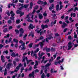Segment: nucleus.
<instances>
[{"label": "nucleus", "instance_id": "nucleus-1", "mask_svg": "<svg viewBox=\"0 0 78 78\" xmlns=\"http://www.w3.org/2000/svg\"><path fill=\"white\" fill-rule=\"evenodd\" d=\"M23 4H20V6H21V7L19 9L16 11V13L18 14H20V17H22V16H23V14H24V12H21V10H22V9H23V7H24L25 8H27L28 6L29 5H24V6H23Z\"/></svg>", "mask_w": 78, "mask_h": 78}, {"label": "nucleus", "instance_id": "nucleus-2", "mask_svg": "<svg viewBox=\"0 0 78 78\" xmlns=\"http://www.w3.org/2000/svg\"><path fill=\"white\" fill-rule=\"evenodd\" d=\"M36 11L35 10H34L32 13H30L27 16V17L26 18V20H27L29 22H33V21L30 20V18L31 16V19H33V17L34 16V14L35 13Z\"/></svg>", "mask_w": 78, "mask_h": 78}, {"label": "nucleus", "instance_id": "nucleus-3", "mask_svg": "<svg viewBox=\"0 0 78 78\" xmlns=\"http://www.w3.org/2000/svg\"><path fill=\"white\" fill-rule=\"evenodd\" d=\"M25 60L27 62V64H28L31 61V60H28L27 57L23 56V62H25Z\"/></svg>", "mask_w": 78, "mask_h": 78}, {"label": "nucleus", "instance_id": "nucleus-4", "mask_svg": "<svg viewBox=\"0 0 78 78\" xmlns=\"http://www.w3.org/2000/svg\"><path fill=\"white\" fill-rule=\"evenodd\" d=\"M45 42V40L43 41L42 42H41L39 44H35L34 46V47H39V44L41 45V48H42V46L44 45V42Z\"/></svg>", "mask_w": 78, "mask_h": 78}, {"label": "nucleus", "instance_id": "nucleus-5", "mask_svg": "<svg viewBox=\"0 0 78 78\" xmlns=\"http://www.w3.org/2000/svg\"><path fill=\"white\" fill-rule=\"evenodd\" d=\"M10 14H11V17H10V19H12V20H14V16H15V14H14V13L13 12V11H11V12H10Z\"/></svg>", "mask_w": 78, "mask_h": 78}, {"label": "nucleus", "instance_id": "nucleus-6", "mask_svg": "<svg viewBox=\"0 0 78 78\" xmlns=\"http://www.w3.org/2000/svg\"><path fill=\"white\" fill-rule=\"evenodd\" d=\"M38 54L39 55V57L38 58V59L39 60L42 59V56L45 55V53L42 52L41 53V51H39L38 53Z\"/></svg>", "mask_w": 78, "mask_h": 78}, {"label": "nucleus", "instance_id": "nucleus-7", "mask_svg": "<svg viewBox=\"0 0 78 78\" xmlns=\"http://www.w3.org/2000/svg\"><path fill=\"white\" fill-rule=\"evenodd\" d=\"M46 37H48L46 38V41L47 42H48V40H50L51 39H53V37H51V35H47Z\"/></svg>", "mask_w": 78, "mask_h": 78}, {"label": "nucleus", "instance_id": "nucleus-8", "mask_svg": "<svg viewBox=\"0 0 78 78\" xmlns=\"http://www.w3.org/2000/svg\"><path fill=\"white\" fill-rule=\"evenodd\" d=\"M34 53V51L33 50L31 51V55L33 57L35 56V58H37V55L36 53Z\"/></svg>", "mask_w": 78, "mask_h": 78}, {"label": "nucleus", "instance_id": "nucleus-9", "mask_svg": "<svg viewBox=\"0 0 78 78\" xmlns=\"http://www.w3.org/2000/svg\"><path fill=\"white\" fill-rule=\"evenodd\" d=\"M21 47V50H25V43H23L22 45H20L19 47L20 48Z\"/></svg>", "mask_w": 78, "mask_h": 78}, {"label": "nucleus", "instance_id": "nucleus-10", "mask_svg": "<svg viewBox=\"0 0 78 78\" xmlns=\"http://www.w3.org/2000/svg\"><path fill=\"white\" fill-rule=\"evenodd\" d=\"M68 50H70L72 47V43L71 42H69L68 43Z\"/></svg>", "mask_w": 78, "mask_h": 78}, {"label": "nucleus", "instance_id": "nucleus-11", "mask_svg": "<svg viewBox=\"0 0 78 78\" xmlns=\"http://www.w3.org/2000/svg\"><path fill=\"white\" fill-rule=\"evenodd\" d=\"M34 28H35V26H33V24H30L29 26V29H31L32 30H33Z\"/></svg>", "mask_w": 78, "mask_h": 78}, {"label": "nucleus", "instance_id": "nucleus-12", "mask_svg": "<svg viewBox=\"0 0 78 78\" xmlns=\"http://www.w3.org/2000/svg\"><path fill=\"white\" fill-rule=\"evenodd\" d=\"M11 66H12V63H9L6 66V68L8 69H10Z\"/></svg>", "mask_w": 78, "mask_h": 78}, {"label": "nucleus", "instance_id": "nucleus-13", "mask_svg": "<svg viewBox=\"0 0 78 78\" xmlns=\"http://www.w3.org/2000/svg\"><path fill=\"white\" fill-rule=\"evenodd\" d=\"M18 54H16V55L15 54V53L13 52L12 53L11 55L12 57H16V56H18Z\"/></svg>", "mask_w": 78, "mask_h": 78}, {"label": "nucleus", "instance_id": "nucleus-14", "mask_svg": "<svg viewBox=\"0 0 78 78\" xmlns=\"http://www.w3.org/2000/svg\"><path fill=\"white\" fill-rule=\"evenodd\" d=\"M22 65L21 63H20L19 64V66L16 67V69H17V70H19V68L20 67H22Z\"/></svg>", "mask_w": 78, "mask_h": 78}, {"label": "nucleus", "instance_id": "nucleus-15", "mask_svg": "<svg viewBox=\"0 0 78 78\" xmlns=\"http://www.w3.org/2000/svg\"><path fill=\"white\" fill-rule=\"evenodd\" d=\"M53 8H54V5L52 4L50 6V7H49V10H50V11H51V10L53 9Z\"/></svg>", "mask_w": 78, "mask_h": 78}, {"label": "nucleus", "instance_id": "nucleus-16", "mask_svg": "<svg viewBox=\"0 0 78 78\" xmlns=\"http://www.w3.org/2000/svg\"><path fill=\"white\" fill-rule=\"evenodd\" d=\"M41 28H42L43 29H44L45 28H48V26L47 25H42L41 26Z\"/></svg>", "mask_w": 78, "mask_h": 78}, {"label": "nucleus", "instance_id": "nucleus-17", "mask_svg": "<svg viewBox=\"0 0 78 78\" xmlns=\"http://www.w3.org/2000/svg\"><path fill=\"white\" fill-rule=\"evenodd\" d=\"M38 65V62L37 61H35V64L34 66V69H36L37 68V66Z\"/></svg>", "mask_w": 78, "mask_h": 78}, {"label": "nucleus", "instance_id": "nucleus-18", "mask_svg": "<svg viewBox=\"0 0 78 78\" xmlns=\"http://www.w3.org/2000/svg\"><path fill=\"white\" fill-rule=\"evenodd\" d=\"M43 50H46V51L48 52H49L50 51V48H44L43 49Z\"/></svg>", "mask_w": 78, "mask_h": 78}, {"label": "nucleus", "instance_id": "nucleus-19", "mask_svg": "<svg viewBox=\"0 0 78 78\" xmlns=\"http://www.w3.org/2000/svg\"><path fill=\"white\" fill-rule=\"evenodd\" d=\"M63 25L62 26V28H65V27L67 26V24H66V23L64 22L63 23Z\"/></svg>", "mask_w": 78, "mask_h": 78}, {"label": "nucleus", "instance_id": "nucleus-20", "mask_svg": "<svg viewBox=\"0 0 78 78\" xmlns=\"http://www.w3.org/2000/svg\"><path fill=\"white\" fill-rule=\"evenodd\" d=\"M39 28H37L36 30L35 31L36 32H37V33H40V32L41 31L42 29H40V30H39Z\"/></svg>", "mask_w": 78, "mask_h": 78}, {"label": "nucleus", "instance_id": "nucleus-21", "mask_svg": "<svg viewBox=\"0 0 78 78\" xmlns=\"http://www.w3.org/2000/svg\"><path fill=\"white\" fill-rule=\"evenodd\" d=\"M29 76H30V77H33L34 78V72H33L31 74H30Z\"/></svg>", "mask_w": 78, "mask_h": 78}, {"label": "nucleus", "instance_id": "nucleus-22", "mask_svg": "<svg viewBox=\"0 0 78 78\" xmlns=\"http://www.w3.org/2000/svg\"><path fill=\"white\" fill-rule=\"evenodd\" d=\"M28 36V34H26L24 35V37H23V40H25L26 39V38Z\"/></svg>", "mask_w": 78, "mask_h": 78}, {"label": "nucleus", "instance_id": "nucleus-23", "mask_svg": "<svg viewBox=\"0 0 78 78\" xmlns=\"http://www.w3.org/2000/svg\"><path fill=\"white\" fill-rule=\"evenodd\" d=\"M60 63H61V60H59L58 62L55 61V65H57V64H60Z\"/></svg>", "mask_w": 78, "mask_h": 78}, {"label": "nucleus", "instance_id": "nucleus-24", "mask_svg": "<svg viewBox=\"0 0 78 78\" xmlns=\"http://www.w3.org/2000/svg\"><path fill=\"white\" fill-rule=\"evenodd\" d=\"M1 60L2 62H5V61L4 60V56L3 55H2L1 56Z\"/></svg>", "mask_w": 78, "mask_h": 78}, {"label": "nucleus", "instance_id": "nucleus-25", "mask_svg": "<svg viewBox=\"0 0 78 78\" xmlns=\"http://www.w3.org/2000/svg\"><path fill=\"white\" fill-rule=\"evenodd\" d=\"M24 31L23 30V29L22 28H21L20 29V33H24Z\"/></svg>", "mask_w": 78, "mask_h": 78}, {"label": "nucleus", "instance_id": "nucleus-26", "mask_svg": "<svg viewBox=\"0 0 78 78\" xmlns=\"http://www.w3.org/2000/svg\"><path fill=\"white\" fill-rule=\"evenodd\" d=\"M44 39V37H40L39 39H37V41H39L42 40V39Z\"/></svg>", "mask_w": 78, "mask_h": 78}, {"label": "nucleus", "instance_id": "nucleus-27", "mask_svg": "<svg viewBox=\"0 0 78 78\" xmlns=\"http://www.w3.org/2000/svg\"><path fill=\"white\" fill-rule=\"evenodd\" d=\"M51 73H56V71H55V69H54L53 68L51 69Z\"/></svg>", "mask_w": 78, "mask_h": 78}, {"label": "nucleus", "instance_id": "nucleus-28", "mask_svg": "<svg viewBox=\"0 0 78 78\" xmlns=\"http://www.w3.org/2000/svg\"><path fill=\"white\" fill-rule=\"evenodd\" d=\"M51 63H47L46 65L45 66V67H46V68H47V67H49V66H51Z\"/></svg>", "mask_w": 78, "mask_h": 78}, {"label": "nucleus", "instance_id": "nucleus-29", "mask_svg": "<svg viewBox=\"0 0 78 78\" xmlns=\"http://www.w3.org/2000/svg\"><path fill=\"white\" fill-rule=\"evenodd\" d=\"M72 16H73V17H75V16H76V14H75V13H71V14L70 16L71 17H72Z\"/></svg>", "mask_w": 78, "mask_h": 78}, {"label": "nucleus", "instance_id": "nucleus-30", "mask_svg": "<svg viewBox=\"0 0 78 78\" xmlns=\"http://www.w3.org/2000/svg\"><path fill=\"white\" fill-rule=\"evenodd\" d=\"M13 42H16V43H17L18 42H19V41H18V40H17V39H14L13 40Z\"/></svg>", "mask_w": 78, "mask_h": 78}, {"label": "nucleus", "instance_id": "nucleus-31", "mask_svg": "<svg viewBox=\"0 0 78 78\" xmlns=\"http://www.w3.org/2000/svg\"><path fill=\"white\" fill-rule=\"evenodd\" d=\"M59 6L58 5H56V10L57 11H59Z\"/></svg>", "mask_w": 78, "mask_h": 78}, {"label": "nucleus", "instance_id": "nucleus-32", "mask_svg": "<svg viewBox=\"0 0 78 78\" xmlns=\"http://www.w3.org/2000/svg\"><path fill=\"white\" fill-rule=\"evenodd\" d=\"M39 17L40 19H42V17H43V16H42V15L41 14H39Z\"/></svg>", "mask_w": 78, "mask_h": 78}, {"label": "nucleus", "instance_id": "nucleus-33", "mask_svg": "<svg viewBox=\"0 0 78 78\" xmlns=\"http://www.w3.org/2000/svg\"><path fill=\"white\" fill-rule=\"evenodd\" d=\"M73 10V8H71L67 11V12L68 13L70 12H71Z\"/></svg>", "mask_w": 78, "mask_h": 78}, {"label": "nucleus", "instance_id": "nucleus-34", "mask_svg": "<svg viewBox=\"0 0 78 78\" xmlns=\"http://www.w3.org/2000/svg\"><path fill=\"white\" fill-rule=\"evenodd\" d=\"M38 4H43V2L41 1H38L37 2Z\"/></svg>", "mask_w": 78, "mask_h": 78}, {"label": "nucleus", "instance_id": "nucleus-35", "mask_svg": "<svg viewBox=\"0 0 78 78\" xmlns=\"http://www.w3.org/2000/svg\"><path fill=\"white\" fill-rule=\"evenodd\" d=\"M39 51V48H37L36 50L34 51V53H37Z\"/></svg>", "mask_w": 78, "mask_h": 78}, {"label": "nucleus", "instance_id": "nucleus-36", "mask_svg": "<svg viewBox=\"0 0 78 78\" xmlns=\"http://www.w3.org/2000/svg\"><path fill=\"white\" fill-rule=\"evenodd\" d=\"M7 74V69H6V68L5 69V72H4V75L5 76Z\"/></svg>", "mask_w": 78, "mask_h": 78}, {"label": "nucleus", "instance_id": "nucleus-37", "mask_svg": "<svg viewBox=\"0 0 78 78\" xmlns=\"http://www.w3.org/2000/svg\"><path fill=\"white\" fill-rule=\"evenodd\" d=\"M33 3L31 2L30 3V9H32V8H33Z\"/></svg>", "mask_w": 78, "mask_h": 78}, {"label": "nucleus", "instance_id": "nucleus-38", "mask_svg": "<svg viewBox=\"0 0 78 78\" xmlns=\"http://www.w3.org/2000/svg\"><path fill=\"white\" fill-rule=\"evenodd\" d=\"M33 44L32 43H31L30 44L28 45L29 47V48H31V47H32Z\"/></svg>", "mask_w": 78, "mask_h": 78}, {"label": "nucleus", "instance_id": "nucleus-39", "mask_svg": "<svg viewBox=\"0 0 78 78\" xmlns=\"http://www.w3.org/2000/svg\"><path fill=\"white\" fill-rule=\"evenodd\" d=\"M15 31L16 33V34H18L19 33V31L17 30H15Z\"/></svg>", "mask_w": 78, "mask_h": 78}, {"label": "nucleus", "instance_id": "nucleus-40", "mask_svg": "<svg viewBox=\"0 0 78 78\" xmlns=\"http://www.w3.org/2000/svg\"><path fill=\"white\" fill-rule=\"evenodd\" d=\"M7 22L8 23H9V24H11V23H12V21H11V20H8Z\"/></svg>", "mask_w": 78, "mask_h": 78}, {"label": "nucleus", "instance_id": "nucleus-41", "mask_svg": "<svg viewBox=\"0 0 78 78\" xmlns=\"http://www.w3.org/2000/svg\"><path fill=\"white\" fill-rule=\"evenodd\" d=\"M56 20H55L54 23L52 22L51 23V25H55V24H56Z\"/></svg>", "mask_w": 78, "mask_h": 78}, {"label": "nucleus", "instance_id": "nucleus-42", "mask_svg": "<svg viewBox=\"0 0 78 78\" xmlns=\"http://www.w3.org/2000/svg\"><path fill=\"white\" fill-rule=\"evenodd\" d=\"M45 56H43V57L42 58V60L41 61V62L42 63V62H43V61H44V59H45Z\"/></svg>", "mask_w": 78, "mask_h": 78}, {"label": "nucleus", "instance_id": "nucleus-43", "mask_svg": "<svg viewBox=\"0 0 78 78\" xmlns=\"http://www.w3.org/2000/svg\"><path fill=\"white\" fill-rule=\"evenodd\" d=\"M9 37V34H7L6 36H5L4 37V38H7L8 37Z\"/></svg>", "mask_w": 78, "mask_h": 78}, {"label": "nucleus", "instance_id": "nucleus-44", "mask_svg": "<svg viewBox=\"0 0 78 78\" xmlns=\"http://www.w3.org/2000/svg\"><path fill=\"white\" fill-rule=\"evenodd\" d=\"M53 57H51V59H50L49 62H52V61H53Z\"/></svg>", "mask_w": 78, "mask_h": 78}, {"label": "nucleus", "instance_id": "nucleus-45", "mask_svg": "<svg viewBox=\"0 0 78 78\" xmlns=\"http://www.w3.org/2000/svg\"><path fill=\"white\" fill-rule=\"evenodd\" d=\"M46 31V30H44V31L43 32H40V35H41V34H44V33H45Z\"/></svg>", "mask_w": 78, "mask_h": 78}, {"label": "nucleus", "instance_id": "nucleus-46", "mask_svg": "<svg viewBox=\"0 0 78 78\" xmlns=\"http://www.w3.org/2000/svg\"><path fill=\"white\" fill-rule=\"evenodd\" d=\"M45 76V75L44 74V73H43L41 76V78H44Z\"/></svg>", "mask_w": 78, "mask_h": 78}, {"label": "nucleus", "instance_id": "nucleus-47", "mask_svg": "<svg viewBox=\"0 0 78 78\" xmlns=\"http://www.w3.org/2000/svg\"><path fill=\"white\" fill-rule=\"evenodd\" d=\"M73 11L74 12H75L76 11H78V8L75 7L73 10Z\"/></svg>", "mask_w": 78, "mask_h": 78}, {"label": "nucleus", "instance_id": "nucleus-48", "mask_svg": "<svg viewBox=\"0 0 78 78\" xmlns=\"http://www.w3.org/2000/svg\"><path fill=\"white\" fill-rule=\"evenodd\" d=\"M16 23H20V21L19 20H17L16 21Z\"/></svg>", "mask_w": 78, "mask_h": 78}, {"label": "nucleus", "instance_id": "nucleus-49", "mask_svg": "<svg viewBox=\"0 0 78 78\" xmlns=\"http://www.w3.org/2000/svg\"><path fill=\"white\" fill-rule=\"evenodd\" d=\"M72 20V18L71 17L69 18V20H70V21H71V22H72L73 21H74V20Z\"/></svg>", "mask_w": 78, "mask_h": 78}, {"label": "nucleus", "instance_id": "nucleus-50", "mask_svg": "<svg viewBox=\"0 0 78 78\" xmlns=\"http://www.w3.org/2000/svg\"><path fill=\"white\" fill-rule=\"evenodd\" d=\"M6 53V54H7L8 53V51H4L3 52V53Z\"/></svg>", "mask_w": 78, "mask_h": 78}, {"label": "nucleus", "instance_id": "nucleus-51", "mask_svg": "<svg viewBox=\"0 0 78 78\" xmlns=\"http://www.w3.org/2000/svg\"><path fill=\"white\" fill-rule=\"evenodd\" d=\"M11 41H12V38H10L9 40L8 43H9Z\"/></svg>", "mask_w": 78, "mask_h": 78}, {"label": "nucleus", "instance_id": "nucleus-52", "mask_svg": "<svg viewBox=\"0 0 78 78\" xmlns=\"http://www.w3.org/2000/svg\"><path fill=\"white\" fill-rule=\"evenodd\" d=\"M7 30H8V28H5L3 30L4 32L5 33V32H6V31H7Z\"/></svg>", "mask_w": 78, "mask_h": 78}, {"label": "nucleus", "instance_id": "nucleus-53", "mask_svg": "<svg viewBox=\"0 0 78 78\" xmlns=\"http://www.w3.org/2000/svg\"><path fill=\"white\" fill-rule=\"evenodd\" d=\"M62 7H63L62 6V5H60V8H59V10H61V9H62Z\"/></svg>", "mask_w": 78, "mask_h": 78}, {"label": "nucleus", "instance_id": "nucleus-54", "mask_svg": "<svg viewBox=\"0 0 78 78\" xmlns=\"http://www.w3.org/2000/svg\"><path fill=\"white\" fill-rule=\"evenodd\" d=\"M19 2H20V3H23L24 2L23 0H19Z\"/></svg>", "mask_w": 78, "mask_h": 78}, {"label": "nucleus", "instance_id": "nucleus-55", "mask_svg": "<svg viewBox=\"0 0 78 78\" xmlns=\"http://www.w3.org/2000/svg\"><path fill=\"white\" fill-rule=\"evenodd\" d=\"M12 27L11 26H10L9 27V30H12Z\"/></svg>", "mask_w": 78, "mask_h": 78}, {"label": "nucleus", "instance_id": "nucleus-56", "mask_svg": "<svg viewBox=\"0 0 78 78\" xmlns=\"http://www.w3.org/2000/svg\"><path fill=\"white\" fill-rule=\"evenodd\" d=\"M13 63L14 64V66H16V62L15 61H13Z\"/></svg>", "mask_w": 78, "mask_h": 78}, {"label": "nucleus", "instance_id": "nucleus-57", "mask_svg": "<svg viewBox=\"0 0 78 78\" xmlns=\"http://www.w3.org/2000/svg\"><path fill=\"white\" fill-rule=\"evenodd\" d=\"M39 7H38V6L37 5L34 7V9H37Z\"/></svg>", "mask_w": 78, "mask_h": 78}, {"label": "nucleus", "instance_id": "nucleus-58", "mask_svg": "<svg viewBox=\"0 0 78 78\" xmlns=\"http://www.w3.org/2000/svg\"><path fill=\"white\" fill-rule=\"evenodd\" d=\"M68 30V29L67 28L65 29L63 31V32H64V33H66V31H67V30Z\"/></svg>", "mask_w": 78, "mask_h": 78}, {"label": "nucleus", "instance_id": "nucleus-59", "mask_svg": "<svg viewBox=\"0 0 78 78\" xmlns=\"http://www.w3.org/2000/svg\"><path fill=\"white\" fill-rule=\"evenodd\" d=\"M25 70L24 68H23L21 69V73H22V72H23V70Z\"/></svg>", "mask_w": 78, "mask_h": 78}, {"label": "nucleus", "instance_id": "nucleus-60", "mask_svg": "<svg viewBox=\"0 0 78 78\" xmlns=\"http://www.w3.org/2000/svg\"><path fill=\"white\" fill-rule=\"evenodd\" d=\"M47 61H48V60H45L43 62V63H44V64H45V63L47 62Z\"/></svg>", "mask_w": 78, "mask_h": 78}, {"label": "nucleus", "instance_id": "nucleus-61", "mask_svg": "<svg viewBox=\"0 0 78 78\" xmlns=\"http://www.w3.org/2000/svg\"><path fill=\"white\" fill-rule=\"evenodd\" d=\"M15 47L16 48H17V47H18V44H15Z\"/></svg>", "mask_w": 78, "mask_h": 78}, {"label": "nucleus", "instance_id": "nucleus-62", "mask_svg": "<svg viewBox=\"0 0 78 78\" xmlns=\"http://www.w3.org/2000/svg\"><path fill=\"white\" fill-rule=\"evenodd\" d=\"M23 36V34H22V33H21L19 35V37H22V36Z\"/></svg>", "mask_w": 78, "mask_h": 78}, {"label": "nucleus", "instance_id": "nucleus-63", "mask_svg": "<svg viewBox=\"0 0 78 78\" xmlns=\"http://www.w3.org/2000/svg\"><path fill=\"white\" fill-rule=\"evenodd\" d=\"M74 47H78V44H74Z\"/></svg>", "mask_w": 78, "mask_h": 78}, {"label": "nucleus", "instance_id": "nucleus-64", "mask_svg": "<svg viewBox=\"0 0 78 78\" xmlns=\"http://www.w3.org/2000/svg\"><path fill=\"white\" fill-rule=\"evenodd\" d=\"M47 14L46 13H44L43 14V16H44V17H46V16H47Z\"/></svg>", "mask_w": 78, "mask_h": 78}]
</instances>
